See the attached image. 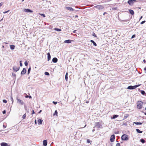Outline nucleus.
I'll use <instances>...</instances> for the list:
<instances>
[{
	"mask_svg": "<svg viewBox=\"0 0 146 146\" xmlns=\"http://www.w3.org/2000/svg\"><path fill=\"white\" fill-rule=\"evenodd\" d=\"M96 126L98 128H100L101 127V125L99 123H96Z\"/></svg>",
	"mask_w": 146,
	"mask_h": 146,
	"instance_id": "dca6fc26",
	"label": "nucleus"
},
{
	"mask_svg": "<svg viewBox=\"0 0 146 146\" xmlns=\"http://www.w3.org/2000/svg\"><path fill=\"white\" fill-rule=\"evenodd\" d=\"M93 35L95 37H96V36L95 35V34L94 33H93Z\"/></svg>",
	"mask_w": 146,
	"mask_h": 146,
	"instance_id": "de8ad7c7",
	"label": "nucleus"
},
{
	"mask_svg": "<svg viewBox=\"0 0 146 146\" xmlns=\"http://www.w3.org/2000/svg\"><path fill=\"white\" fill-rule=\"evenodd\" d=\"M144 114H145V115H146V112Z\"/></svg>",
	"mask_w": 146,
	"mask_h": 146,
	"instance_id": "0e129e2a",
	"label": "nucleus"
},
{
	"mask_svg": "<svg viewBox=\"0 0 146 146\" xmlns=\"http://www.w3.org/2000/svg\"><path fill=\"white\" fill-rule=\"evenodd\" d=\"M3 5V3H0V7L1 6Z\"/></svg>",
	"mask_w": 146,
	"mask_h": 146,
	"instance_id": "c03bdc74",
	"label": "nucleus"
},
{
	"mask_svg": "<svg viewBox=\"0 0 146 146\" xmlns=\"http://www.w3.org/2000/svg\"><path fill=\"white\" fill-rule=\"evenodd\" d=\"M72 40H68L64 41V42L66 43H70L71 42Z\"/></svg>",
	"mask_w": 146,
	"mask_h": 146,
	"instance_id": "f3484780",
	"label": "nucleus"
},
{
	"mask_svg": "<svg viewBox=\"0 0 146 146\" xmlns=\"http://www.w3.org/2000/svg\"><path fill=\"white\" fill-rule=\"evenodd\" d=\"M65 8L68 10L72 11H74V10L72 8L66 6Z\"/></svg>",
	"mask_w": 146,
	"mask_h": 146,
	"instance_id": "1a4fd4ad",
	"label": "nucleus"
},
{
	"mask_svg": "<svg viewBox=\"0 0 146 146\" xmlns=\"http://www.w3.org/2000/svg\"><path fill=\"white\" fill-rule=\"evenodd\" d=\"M35 68H36V67H35Z\"/></svg>",
	"mask_w": 146,
	"mask_h": 146,
	"instance_id": "774afa93",
	"label": "nucleus"
},
{
	"mask_svg": "<svg viewBox=\"0 0 146 146\" xmlns=\"http://www.w3.org/2000/svg\"><path fill=\"white\" fill-rule=\"evenodd\" d=\"M95 131V129H93L92 130V131L93 132L94 131Z\"/></svg>",
	"mask_w": 146,
	"mask_h": 146,
	"instance_id": "680f3d73",
	"label": "nucleus"
},
{
	"mask_svg": "<svg viewBox=\"0 0 146 146\" xmlns=\"http://www.w3.org/2000/svg\"><path fill=\"white\" fill-rule=\"evenodd\" d=\"M118 117L117 115H114L112 117H111V119H115Z\"/></svg>",
	"mask_w": 146,
	"mask_h": 146,
	"instance_id": "4be33fe9",
	"label": "nucleus"
},
{
	"mask_svg": "<svg viewBox=\"0 0 146 146\" xmlns=\"http://www.w3.org/2000/svg\"><path fill=\"white\" fill-rule=\"evenodd\" d=\"M134 123L136 125H141L142 123L140 122H134Z\"/></svg>",
	"mask_w": 146,
	"mask_h": 146,
	"instance_id": "bb28decb",
	"label": "nucleus"
},
{
	"mask_svg": "<svg viewBox=\"0 0 146 146\" xmlns=\"http://www.w3.org/2000/svg\"><path fill=\"white\" fill-rule=\"evenodd\" d=\"M20 65L21 66H22V64L21 63V61L20 62Z\"/></svg>",
	"mask_w": 146,
	"mask_h": 146,
	"instance_id": "79ce46f5",
	"label": "nucleus"
},
{
	"mask_svg": "<svg viewBox=\"0 0 146 146\" xmlns=\"http://www.w3.org/2000/svg\"><path fill=\"white\" fill-rule=\"evenodd\" d=\"M25 64L26 66H27L28 65V63L27 61H25Z\"/></svg>",
	"mask_w": 146,
	"mask_h": 146,
	"instance_id": "72a5a7b5",
	"label": "nucleus"
},
{
	"mask_svg": "<svg viewBox=\"0 0 146 146\" xmlns=\"http://www.w3.org/2000/svg\"><path fill=\"white\" fill-rule=\"evenodd\" d=\"M94 7L96 8L98 10H101L104 8L103 5H98L95 6Z\"/></svg>",
	"mask_w": 146,
	"mask_h": 146,
	"instance_id": "20e7f679",
	"label": "nucleus"
},
{
	"mask_svg": "<svg viewBox=\"0 0 146 146\" xmlns=\"http://www.w3.org/2000/svg\"><path fill=\"white\" fill-rule=\"evenodd\" d=\"M140 84H138L134 86H130L128 87L127 89L130 90L134 89L136 88L137 87L140 86Z\"/></svg>",
	"mask_w": 146,
	"mask_h": 146,
	"instance_id": "f03ea898",
	"label": "nucleus"
},
{
	"mask_svg": "<svg viewBox=\"0 0 146 146\" xmlns=\"http://www.w3.org/2000/svg\"><path fill=\"white\" fill-rule=\"evenodd\" d=\"M118 132H115V134H118Z\"/></svg>",
	"mask_w": 146,
	"mask_h": 146,
	"instance_id": "13d9d810",
	"label": "nucleus"
},
{
	"mask_svg": "<svg viewBox=\"0 0 146 146\" xmlns=\"http://www.w3.org/2000/svg\"><path fill=\"white\" fill-rule=\"evenodd\" d=\"M106 13H105H105H103V15H105V14Z\"/></svg>",
	"mask_w": 146,
	"mask_h": 146,
	"instance_id": "e2e57ef3",
	"label": "nucleus"
},
{
	"mask_svg": "<svg viewBox=\"0 0 146 146\" xmlns=\"http://www.w3.org/2000/svg\"><path fill=\"white\" fill-rule=\"evenodd\" d=\"M56 115V116H58V112L57 110H55L53 114V115Z\"/></svg>",
	"mask_w": 146,
	"mask_h": 146,
	"instance_id": "5701e85b",
	"label": "nucleus"
},
{
	"mask_svg": "<svg viewBox=\"0 0 146 146\" xmlns=\"http://www.w3.org/2000/svg\"><path fill=\"white\" fill-rule=\"evenodd\" d=\"M41 111H42V110H40L39 111V113H40V112H41Z\"/></svg>",
	"mask_w": 146,
	"mask_h": 146,
	"instance_id": "052dcab7",
	"label": "nucleus"
},
{
	"mask_svg": "<svg viewBox=\"0 0 146 146\" xmlns=\"http://www.w3.org/2000/svg\"><path fill=\"white\" fill-rule=\"evenodd\" d=\"M48 55V61H49L50 59L51 56L49 52H48L47 53Z\"/></svg>",
	"mask_w": 146,
	"mask_h": 146,
	"instance_id": "a211bd4d",
	"label": "nucleus"
},
{
	"mask_svg": "<svg viewBox=\"0 0 146 146\" xmlns=\"http://www.w3.org/2000/svg\"><path fill=\"white\" fill-rule=\"evenodd\" d=\"M3 127H4L5 128H6V127L4 125H3Z\"/></svg>",
	"mask_w": 146,
	"mask_h": 146,
	"instance_id": "3c124183",
	"label": "nucleus"
},
{
	"mask_svg": "<svg viewBox=\"0 0 146 146\" xmlns=\"http://www.w3.org/2000/svg\"><path fill=\"white\" fill-rule=\"evenodd\" d=\"M10 48L11 50H14L15 48V46L14 45H11L10 46Z\"/></svg>",
	"mask_w": 146,
	"mask_h": 146,
	"instance_id": "6ab92c4d",
	"label": "nucleus"
},
{
	"mask_svg": "<svg viewBox=\"0 0 146 146\" xmlns=\"http://www.w3.org/2000/svg\"><path fill=\"white\" fill-rule=\"evenodd\" d=\"M76 30H74L73 31V33H76Z\"/></svg>",
	"mask_w": 146,
	"mask_h": 146,
	"instance_id": "864d4df0",
	"label": "nucleus"
},
{
	"mask_svg": "<svg viewBox=\"0 0 146 146\" xmlns=\"http://www.w3.org/2000/svg\"><path fill=\"white\" fill-rule=\"evenodd\" d=\"M144 70L145 71V73H146V67H145V68H144Z\"/></svg>",
	"mask_w": 146,
	"mask_h": 146,
	"instance_id": "8fccbe9b",
	"label": "nucleus"
},
{
	"mask_svg": "<svg viewBox=\"0 0 146 146\" xmlns=\"http://www.w3.org/2000/svg\"><path fill=\"white\" fill-rule=\"evenodd\" d=\"M23 11L24 12L26 13H33V11L29 9H24Z\"/></svg>",
	"mask_w": 146,
	"mask_h": 146,
	"instance_id": "0eeeda50",
	"label": "nucleus"
},
{
	"mask_svg": "<svg viewBox=\"0 0 146 146\" xmlns=\"http://www.w3.org/2000/svg\"><path fill=\"white\" fill-rule=\"evenodd\" d=\"M12 75L13 76H16V75L14 73H13L12 74Z\"/></svg>",
	"mask_w": 146,
	"mask_h": 146,
	"instance_id": "09e8293b",
	"label": "nucleus"
},
{
	"mask_svg": "<svg viewBox=\"0 0 146 146\" xmlns=\"http://www.w3.org/2000/svg\"><path fill=\"white\" fill-rule=\"evenodd\" d=\"M75 17H78V16H77V15H76V16H75Z\"/></svg>",
	"mask_w": 146,
	"mask_h": 146,
	"instance_id": "bf43d9fd",
	"label": "nucleus"
},
{
	"mask_svg": "<svg viewBox=\"0 0 146 146\" xmlns=\"http://www.w3.org/2000/svg\"><path fill=\"white\" fill-rule=\"evenodd\" d=\"M26 117V114H25L23 115L22 118L23 119H25Z\"/></svg>",
	"mask_w": 146,
	"mask_h": 146,
	"instance_id": "2f4dec72",
	"label": "nucleus"
},
{
	"mask_svg": "<svg viewBox=\"0 0 146 146\" xmlns=\"http://www.w3.org/2000/svg\"><path fill=\"white\" fill-rule=\"evenodd\" d=\"M116 146H120V143H117Z\"/></svg>",
	"mask_w": 146,
	"mask_h": 146,
	"instance_id": "a19ab883",
	"label": "nucleus"
},
{
	"mask_svg": "<svg viewBox=\"0 0 146 146\" xmlns=\"http://www.w3.org/2000/svg\"><path fill=\"white\" fill-rule=\"evenodd\" d=\"M47 142L46 140H44L43 141V144L44 146H46L47 145Z\"/></svg>",
	"mask_w": 146,
	"mask_h": 146,
	"instance_id": "f8f14e48",
	"label": "nucleus"
},
{
	"mask_svg": "<svg viewBox=\"0 0 146 146\" xmlns=\"http://www.w3.org/2000/svg\"><path fill=\"white\" fill-rule=\"evenodd\" d=\"M136 131H137V132L138 133H142V131H140L139 129H136Z\"/></svg>",
	"mask_w": 146,
	"mask_h": 146,
	"instance_id": "393cba45",
	"label": "nucleus"
},
{
	"mask_svg": "<svg viewBox=\"0 0 146 146\" xmlns=\"http://www.w3.org/2000/svg\"><path fill=\"white\" fill-rule=\"evenodd\" d=\"M136 2L135 0H129L128 1V3L130 5H132L133 3Z\"/></svg>",
	"mask_w": 146,
	"mask_h": 146,
	"instance_id": "423d86ee",
	"label": "nucleus"
},
{
	"mask_svg": "<svg viewBox=\"0 0 146 146\" xmlns=\"http://www.w3.org/2000/svg\"><path fill=\"white\" fill-rule=\"evenodd\" d=\"M9 11V10L6 11L5 12H3V13L4 14L8 12Z\"/></svg>",
	"mask_w": 146,
	"mask_h": 146,
	"instance_id": "ea45409f",
	"label": "nucleus"
},
{
	"mask_svg": "<svg viewBox=\"0 0 146 146\" xmlns=\"http://www.w3.org/2000/svg\"><path fill=\"white\" fill-rule=\"evenodd\" d=\"M16 99L17 100V103H18L19 104L21 105L23 104L24 102L22 100H21L19 99L18 97Z\"/></svg>",
	"mask_w": 146,
	"mask_h": 146,
	"instance_id": "39448f33",
	"label": "nucleus"
},
{
	"mask_svg": "<svg viewBox=\"0 0 146 146\" xmlns=\"http://www.w3.org/2000/svg\"><path fill=\"white\" fill-rule=\"evenodd\" d=\"M19 67L16 66H14L13 68L14 70L16 72L18 71L19 70Z\"/></svg>",
	"mask_w": 146,
	"mask_h": 146,
	"instance_id": "9d476101",
	"label": "nucleus"
},
{
	"mask_svg": "<svg viewBox=\"0 0 146 146\" xmlns=\"http://www.w3.org/2000/svg\"><path fill=\"white\" fill-rule=\"evenodd\" d=\"M42 120H41L40 119H38L37 121L38 122V125H40L42 124Z\"/></svg>",
	"mask_w": 146,
	"mask_h": 146,
	"instance_id": "2eb2a0df",
	"label": "nucleus"
},
{
	"mask_svg": "<svg viewBox=\"0 0 146 146\" xmlns=\"http://www.w3.org/2000/svg\"><path fill=\"white\" fill-rule=\"evenodd\" d=\"M25 97L26 98H28L29 97L30 98H31V96H25Z\"/></svg>",
	"mask_w": 146,
	"mask_h": 146,
	"instance_id": "4c0bfd02",
	"label": "nucleus"
},
{
	"mask_svg": "<svg viewBox=\"0 0 146 146\" xmlns=\"http://www.w3.org/2000/svg\"><path fill=\"white\" fill-rule=\"evenodd\" d=\"M26 72V70L25 68H24L22 71L21 72V74H25Z\"/></svg>",
	"mask_w": 146,
	"mask_h": 146,
	"instance_id": "ddd939ff",
	"label": "nucleus"
},
{
	"mask_svg": "<svg viewBox=\"0 0 146 146\" xmlns=\"http://www.w3.org/2000/svg\"><path fill=\"white\" fill-rule=\"evenodd\" d=\"M44 74L45 75H49V74L47 72H45L44 73Z\"/></svg>",
	"mask_w": 146,
	"mask_h": 146,
	"instance_id": "473e14b6",
	"label": "nucleus"
},
{
	"mask_svg": "<svg viewBox=\"0 0 146 146\" xmlns=\"http://www.w3.org/2000/svg\"><path fill=\"white\" fill-rule=\"evenodd\" d=\"M3 48H4V46H3Z\"/></svg>",
	"mask_w": 146,
	"mask_h": 146,
	"instance_id": "69168bd1",
	"label": "nucleus"
},
{
	"mask_svg": "<svg viewBox=\"0 0 146 146\" xmlns=\"http://www.w3.org/2000/svg\"><path fill=\"white\" fill-rule=\"evenodd\" d=\"M39 14L40 15L42 16L43 17H45V15L44 14L42 13H39Z\"/></svg>",
	"mask_w": 146,
	"mask_h": 146,
	"instance_id": "c85d7f7f",
	"label": "nucleus"
},
{
	"mask_svg": "<svg viewBox=\"0 0 146 146\" xmlns=\"http://www.w3.org/2000/svg\"><path fill=\"white\" fill-rule=\"evenodd\" d=\"M90 42L93 43V45L94 46H97L96 44L95 43V42L94 40H90Z\"/></svg>",
	"mask_w": 146,
	"mask_h": 146,
	"instance_id": "412c9836",
	"label": "nucleus"
},
{
	"mask_svg": "<svg viewBox=\"0 0 146 146\" xmlns=\"http://www.w3.org/2000/svg\"><path fill=\"white\" fill-rule=\"evenodd\" d=\"M129 11L130 14L132 15H133L134 14V12L133 10L129 9Z\"/></svg>",
	"mask_w": 146,
	"mask_h": 146,
	"instance_id": "aec40b11",
	"label": "nucleus"
},
{
	"mask_svg": "<svg viewBox=\"0 0 146 146\" xmlns=\"http://www.w3.org/2000/svg\"><path fill=\"white\" fill-rule=\"evenodd\" d=\"M53 103L54 104H57V102H54V101H53Z\"/></svg>",
	"mask_w": 146,
	"mask_h": 146,
	"instance_id": "37998d69",
	"label": "nucleus"
},
{
	"mask_svg": "<svg viewBox=\"0 0 146 146\" xmlns=\"http://www.w3.org/2000/svg\"><path fill=\"white\" fill-rule=\"evenodd\" d=\"M54 30L55 31H61V29H58V28H55L54 29Z\"/></svg>",
	"mask_w": 146,
	"mask_h": 146,
	"instance_id": "a878e982",
	"label": "nucleus"
},
{
	"mask_svg": "<svg viewBox=\"0 0 146 146\" xmlns=\"http://www.w3.org/2000/svg\"><path fill=\"white\" fill-rule=\"evenodd\" d=\"M143 62L144 63H145L146 62V61L145 60V59H144L143 60Z\"/></svg>",
	"mask_w": 146,
	"mask_h": 146,
	"instance_id": "6e6d98bb",
	"label": "nucleus"
},
{
	"mask_svg": "<svg viewBox=\"0 0 146 146\" xmlns=\"http://www.w3.org/2000/svg\"><path fill=\"white\" fill-rule=\"evenodd\" d=\"M31 68L30 67L28 69V74H29L30 73V72L31 70Z\"/></svg>",
	"mask_w": 146,
	"mask_h": 146,
	"instance_id": "c756f323",
	"label": "nucleus"
},
{
	"mask_svg": "<svg viewBox=\"0 0 146 146\" xmlns=\"http://www.w3.org/2000/svg\"><path fill=\"white\" fill-rule=\"evenodd\" d=\"M141 93L142 94L144 95V94H145V92H144V91L142 90L141 91Z\"/></svg>",
	"mask_w": 146,
	"mask_h": 146,
	"instance_id": "f704fd0d",
	"label": "nucleus"
},
{
	"mask_svg": "<svg viewBox=\"0 0 146 146\" xmlns=\"http://www.w3.org/2000/svg\"><path fill=\"white\" fill-rule=\"evenodd\" d=\"M5 113H6V111H5V110L3 111V114H5Z\"/></svg>",
	"mask_w": 146,
	"mask_h": 146,
	"instance_id": "49530a36",
	"label": "nucleus"
},
{
	"mask_svg": "<svg viewBox=\"0 0 146 146\" xmlns=\"http://www.w3.org/2000/svg\"><path fill=\"white\" fill-rule=\"evenodd\" d=\"M115 138V136L114 135H112L110 137V141L111 142H113Z\"/></svg>",
	"mask_w": 146,
	"mask_h": 146,
	"instance_id": "6e6552de",
	"label": "nucleus"
},
{
	"mask_svg": "<svg viewBox=\"0 0 146 146\" xmlns=\"http://www.w3.org/2000/svg\"><path fill=\"white\" fill-rule=\"evenodd\" d=\"M3 102L6 103L7 102V101L5 100H3Z\"/></svg>",
	"mask_w": 146,
	"mask_h": 146,
	"instance_id": "c9c22d12",
	"label": "nucleus"
},
{
	"mask_svg": "<svg viewBox=\"0 0 146 146\" xmlns=\"http://www.w3.org/2000/svg\"><path fill=\"white\" fill-rule=\"evenodd\" d=\"M24 0H22V1H23Z\"/></svg>",
	"mask_w": 146,
	"mask_h": 146,
	"instance_id": "338daca9",
	"label": "nucleus"
},
{
	"mask_svg": "<svg viewBox=\"0 0 146 146\" xmlns=\"http://www.w3.org/2000/svg\"><path fill=\"white\" fill-rule=\"evenodd\" d=\"M140 141L143 143H144L145 142V140L143 139H141L140 140Z\"/></svg>",
	"mask_w": 146,
	"mask_h": 146,
	"instance_id": "7c9ffc66",
	"label": "nucleus"
},
{
	"mask_svg": "<svg viewBox=\"0 0 146 146\" xmlns=\"http://www.w3.org/2000/svg\"><path fill=\"white\" fill-rule=\"evenodd\" d=\"M137 108L139 109H141L142 108L143 103L141 101H138L137 103Z\"/></svg>",
	"mask_w": 146,
	"mask_h": 146,
	"instance_id": "f257e3e1",
	"label": "nucleus"
},
{
	"mask_svg": "<svg viewBox=\"0 0 146 146\" xmlns=\"http://www.w3.org/2000/svg\"><path fill=\"white\" fill-rule=\"evenodd\" d=\"M142 16H141V17H140L139 19V20H140L142 18Z\"/></svg>",
	"mask_w": 146,
	"mask_h": 146,
	"instance_id": "603ef678",
	"label": "nucleus"
},
{
	"mask_svg": "<svg viewBox=\"0 0 146 146\" xmlns=\"http://www.w3.org/2000/svg\"><path fill=\"white\" fill-rule=\"evenodd\" d=\"M34 113H35V112H34V111L33 110V113H32V114H34Z\"/></svg>",
	"mask_w": 146,
	"mask_h": 146,
	"instance_id": "4d7b16f0",
	"label": "nucleus"
},
{
	"mask_svg": "<svg viewBox=\"0 0 146 146\" xmlns=\"http://www.w3.org/2000/svg\"><path fill=\"white\" fill-rule=\"evenodd\" d=\"M65 79L66 80V81H67L68 79V73L67 72L65 76Z\"/></svg>",
	"mask_w": 146,
	"mask_h": 146,
	"instance_id": "b1692460",
	"label": "nucleus"
},
{
	"mask_svg": "<svg viewBox=\"0 0 146 146\" xmlns=\"http://www.w3.org/2000/svg\"><path fill=\"white\" fill-rule=\"evenodd\" d=\"M1 146H10L7 143H2L1 144Z\"/></svg>",
	"mask_w": 146,
	"mask_h": 146,
	"instance_id": "9b49d317",
	"label": "nucleus"
},
{
	"mask_svg": "<svg viewBox=\"0 0 146 146\" xmlns=\"http://www.w3.org/2000/svg\"><path fill=\"white\" fill-rule=\"evenodd\" d=\"M135 35H133V36H132L131 38H133L135 37Z\"/></svg>",
	"mask_w": 146,
	"mask_h": 146,
	"instance_id": "a18cd8bd",
	"label": "nucleus"
},
{
	"mask_svg": "<svg viewBox=\"0 0 146 146\" xmlns=\"http://www.w3.org/2000/svg\"><path fill=\"white\" fill-rule=\"evenodd\" d=\"M35 124H36V120H35Z\"/></svg>",
	"mask_w": 146,
	"mask_h": 146,
	"instance_id": "5fc2aeb1",
	"label": "nucleus"
},
{
	"mask_svg": "<svg viewBox=\"0 0 146 146\" xmlns=\"http://www.w3.org/2000/svg\"><path fill=\"white\" fill-rule=\"evenodd\" d=\"M122 140L124 141H127L129 139L128 136L125 134H123L121 137Z\"/></svg>",
	"mask_w": 146,
	"mask_h": 146,
	"instance_id": "7ed1b4c3",
	"label": "nucleus"
},
{
	"mask_svg": "<svg viewBox=\"0 0 146 146\" xmlns=\"http://www.w3.org/2000/svg\"><path fill=\"white\" fill-rule=\"evenodd\" d=\"M145 22V21H144L141 22V23L140 24H141L142 25V24H143Z\"/></svg>",
	"mask_w": 146,
	"mask_h": 146,
	"instance_id": "58836bf2",
	"label": "nucleus"
},
{
	"mask_svg": "<svg viewBox=\"0 0 146 146\" xmlns=\"http://www.w3.org/2000/svg\"><path fill=\"white\" fill-rule=\"evenodd\" d=\"M11 100L12 102V103H13V98L12 97V96L11 97Z\"/></svg>",
	"mask_w": 146,
	"mask_h": 146,
	"instance_id": "e433bc0d",
	"label": "nucleus"
},
{
	"mask_svg": "<svg viewBox=\"0 0 146 146\" xmlns=\"http://www.w3.org/2000/svg\"><path fill=\"white\" fill-rule=\"evenodd\" d=\"M86 141L88 143H90L91 144V141L89 139H87Z\"/></svg>",
	"mask_w": 146,
	"mask_h": 146,
	"instance_id": "cd10ccee",
	"label": "nucleus"
},
{
	"mask_svg": "<svg viewBox=\"0 0 146 146\" xmlns=\"http://www.w3.org/2000/svg\"><path fill=\"white\" fill-rule=\"evenodd\" d=\"M58 61V59L56 58H54L52 60V61L54 63H56Z\"/></svg>",
	"mask_w": 146,
	"mask_h": 146,
	"instance_id": "4468645a",
	"label": "nucleus"
}]
</instances>
